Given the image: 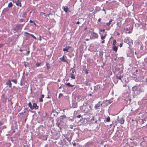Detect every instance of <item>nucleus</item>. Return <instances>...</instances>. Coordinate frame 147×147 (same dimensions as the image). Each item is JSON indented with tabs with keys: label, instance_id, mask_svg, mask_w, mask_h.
<instances>
[{
	"label": "nucleus",
	"instance_id": "nucleus-18",
	"mask_svg": "<svg viewBox=\"0 0 147 147\" xmlns=\"http://www.w3.org/2000/svg\"><path fill=\"white\" fill-rule=\"evenodd\" d=\"M46 65L47 66V68L48 69H49L50 68L51 66L50 64L48 63H46Z\"/></svg>",
	"mask_w": 147,
	"mask_h": 147
},
{
	"label": "nucleus",
	"instance_id": "nucleus-23",
	"mask_svg": "<svg viewBox=\"0 0 147 147\" xmlns=\"http://www.w3.org/2000/svg\"><path fill=\"white\" fill-rule=\"evenodd\" d=\"M116 78H117L121 80V82H122V80L121 79V76H116Z\"/></svg>",
	"mask_w": 147,
	"mask_h": 147
},
{
	"label": "nucleus",
	"instance_id": "nucleus-27",
	"mask_svg": "<svg viewBox=\"0 0 147 147\" xmlns=\"http://www.w3.org/2000/svg\"><path fill=\"white\" fill-rule=\"evenodd\" d=\"M11 81L15 84H17V80L16 79L12 80Z\"/></svg>",
	"mask_w": 147,
	"mask_h": 147
},
{
	"label": "nucleus",
	"instance_id": "nucleus-58",
	"mask_svg": "<svg viewBox=\"0 0 147 147\" xmlns=\"http://www.w3.org/2000/svg\"><path fill=\"white\" fill-rule=\"evenodd\" d=\"M94 119H94V117H93L92 118V120H94Z\"/></svg>",
	"mask_w": 147,
	"mask_h": 147
},
{
	"label": "nucleus",
	"instance_id": "nucleus-16",
	"mask_svg": "<svg viewBox=\"0 0 147 147\" xmlns=\"http://www.w3.org/2000/svg\"><path fill=\"white\" fill-rule=\"evenodd\" d=\"M65 85H66L67 86L70 87H72L74 86V85L71 84H70V83L69 82L67 83H66Z\"/></svg>",
	"mask_w": 147,
	"mask_h": 147
},
{
	"label": "nucleus",
	"instance_id": "nucleus-34",
	"mask_svg": "<svg viewBox=\"0 0 147 147\" xmlns=\"http://www.w3.org/2000/svg\"><path fill=\"white\" fill-rule=\"evenodd\" d=\"M30 23H34V24L35 26H36V24L34 22H33V21L32 20H30Z\"/></svg>",
	"mask_w": 147,
	"mask_h": 147
},
{
	"label": "nucleus",
	"instance_id": "nucleus-57",
	"mask_svg": "<svg viewBox=\"0 0 147 147\" xmlns=\"http://www.w3.org/2000/svg\"><path fill=\"white\" fill-rule=\"evenodd\" d=\"M29 53H30V51H28L27 52V54H28Z\"/></svg>",
	"mask_w": 147,
	"mask_h": 147
},
{
	"label": "nucleus",
	"instance_id": "nucleus-45",
	"mask_svg": "<svg viewBox=\"0 0 147 147\" xmlns=\"http://www.w3.org/2000/svg\"><path fill=\"white\" fill-rule=\"evenodd\" d=\"M105 31V29H103V30H100V31L101 32H103V31Z\"/></svg>",
	"mask_w": 147,
	"mask_h": 147
},
{
	"label": "nucleus",
	"instance_id": "nucleus-53",
	"mask_svg": "<svg viewBox=\"0 0 147 147\" xmlns=\"http://www.w3.org/2000/svg\"><path fill=\"white\" fill-rule=\"evenodd\" d=\"M2 124L3 123L1 122H0V126H1L2 125Z\"/></svg>",
	"mask_w": 147,
	"mask_h": 147
},
{
	"label": "nucleus",
	"instance_id": "nucleus-38",
	"mask_svg": "<svg viewBox=\"0 0 147 147\" xmlns=\"http://www.w3.org/2000/svg\"><path fill=\"white\" fill-rule=\"evenodd\" d=\"M123 43H121L120 44V45H119V46L120 47H121L122 46H123Z\"/></svg>",
	"mask_w": 147,
	"mask_h": 147
},
{
	"label": "nucleus",
	"instance_id": "nucleus-13",
	"mask_svg": "<svg viewBox=\"0 0 147 147\" xmlns=\"http://www.w3.org/2000/svg\"><path fill=\"white\" fill-rule=\"evenodd\" d=\"M78 101H79L82 99V98L81 96H77L75 98Z\"/></svg>",
	"mask_w": 147,
	"mask_h": 147
},
{
	"label": "nucleus",
	"instance_id": "nucleus-9",
	"mask_svg": "<svg viewBox=\"0 0 147 147\" xmlns=\"http://www.w3.org/2000/svg\"><path fill=\"white\" fill-rule=\"evenodd\" d=\"M100 102H99L96 105L94 106V108L96 109H99V108L102 106V104H100Z\"/></svg>",
	"mask_w": 147,
	"mask_h": 147
},
{
	"label": "nucleus",
	"instance_id": "nucleus-17",
	"mask_svg": "<svg viewBox=\"0 0 147 147\" xmlns=\"http://www.w3.org/2000/svg\"><path fill=\"white\" fill-rule=\"evenodd\" d=\"M115 69L116 71L118 72L120 70V69L118 67H116Z\"/></svg>",
	"mask_w": 147,
	"mask_h": 147
},
{
	"label": "nucleus",
	"instance_id": "nucleus-37",
	"mask_svg": "<svg viewBox=\"0 0 147 147\" xmlns=\"http://www.w3.org/2000/svg\"><path fill=\"white\" fill-rule=\"evenodd\" d=\"M63 95V94L61 93H60L59 94V97L61 96H62Z\"/></svg>",
	"mask_w": 147,
	"mask_h": 147
},
{
	"label": "nucleus",
	"instance_id": "nucleus-46",
	"mask_svg": "<svg viewBox=\"0 0 147 147\" xmlns=\"http://www.w3.org/2000/svg\"><path fill=\"white\" fill-rule=\"evenodd\" d=\"M101 18H99L98 20V22H100V21H101Z\"/></svg>",
	"mask_w": 147,
	"mask_h": 147
},
{
	"label": "nucleus",
	"instance_id": "nucleus-30",
	"mask_svg": "<svg viewBox=\"0 0 147 147\" xmlns=\"http://www.w3.org/2000/svg\"><path fill=\"white\" fill-rule=\"evenodd\" d=\"M24 21V19H20L19 21L20 22H22Z\"/></svg>",
	"mask_w": 147,
	"mask_h": 147
},
{
	"label": "nucleus",
	"instance_id": "nucleus-36",
	"mask_svg": "<svg viewBox=\"0 0 147 147\" xmlns=\"http://www.w3.org/2000/svg\"><path fill=\"white\" fill-rule=\"evenodd\" d=\"M88 71L87 70H86L85 71V74H88Z\"/></svg>",
	"mask_w": 147,
	"mask_h": 147
},
{
	"label": "nucleus",
	"instance_id": "nucleus-35",
	"mask_svg": "<svg viewBox=\"0 0 147 147\" xmlns=\"http://www.w3.org/2000/svg\"><path fill=\"white\" fill-rule=\"evenodd\" d=\"M70 128L71 129H73V125H70L69 126Z\"/></svg>",
	"mask_w": 147,
	"mask_h": 147
},
{
	"label": "nucleus",
	"instance_id": "nucleus-21",
	"mask_svg": "<svg viewBox=\"0 0 147 147\" xmlns=\"http://www.w3.org/2000/svg\"><path fill=\"white\" fill-rule=\"evenodd\" d=\"M24 65L26 67L28 65V63L26 62H24Z\"/></svg>",
	"mask_w": 147,
	"mask_h": 147
},
{
	"label": "nucleus",
	"instance_id": "nucleus-11",
	"mask_svg": "<svg viewBox=\"0 0 147 147\" xmlns=\"http://www.w3.org/2000/svg\"><path fill=\"white\" fill-rule=\"evenodd\" d=\"M144 92L142 88H140L137 91L136 93L137 95H139L140 93Z\"/></svg>",
	"mask_w": 147,
	"mask_h": 147
},
{
	"label": "nucleus",
	"instance_id": "nucleus-26",
	"mask_svg": "<svg viewBox=\"0 0 147 147\" xmlns=\"http://www.w3.org/2000/svg\"><path fill=\"white\" fill-rule=\"evenodd\" d=\"M105 38V36H103L102 35L101 36V38L102 40H103Z\"/></svg>",
	"mask_w": 147,
	"mask_h": 147
},
{
	"label": "nucleus",
	"instance_id": "nucleus-43",
	"mask_svg": "<svg viewBox=\"0 0 147 147\" xmlns=\"http://www.w3.org/2000/svg\"><path fill=\"white\" fill-rule=\"evenodd\" d=\"M73 145L74 146H75L76 145V144L75 143H73Z\"/></svg>",
	"mask_w": 147,
	"mask_h": 147
},
{
	"label": "nucleus",
	"instance_id": "nucleus-49",
	"mask_svg": "<svg viewBox=\"0 0 147 147\" xmlns=\"http://www.w3.org/2000/svg\"><path fill=\"white\" fill-rule=\"evenodd\" d=\"M25 34H28L29 35V34H30V33H28L27 32H25Z\"/></svg>",
	"mask_w": 147,
	"mask_h": 147
},
{
	"label": "nucleus",
	"instance_id": "nucleus-62",
	"mask_svg": "<svg viewBox=\"0 0 147 147\" xmlns=\"http://www.w3.org/2000/svg\"><path fill=\"white\" fill-rule=\"evenodd\" d=\"M62 116L63 117H66V116L65 115H63Z\"/></svg>",
	"mask_w": 147,
	"mask_h": 147
},
{
	"label": "nucleus",
	"instance_id": "nucleus-64",
	"mask_svg": "<svg viewBox=\"0 0 147 147\" xmlns=\"http://www.w3.org/2000/svg\"><path fill=\"white\" fill-rule=\"evenodd\" d=\"M141 120H142V121L145 120L144 119H142Z\"/></svg>",
	"mask_w": 147,
	"mask_h": 147
},
{
	"label": "nucleus",
	"instance_id": "nucleus-24",
	"mask_svg": "<svg viewBox=\"0 0 147 147\" xmlns=\"http://www.w3.org/2000/svg\"><path fill=\"white\" fill-rule=\"evenodd\" d=\"M28 106L30 107V108L31 109L32 107V104L31 102H29L28 103Z\"/></svg>",
	"mask_w": 147,
	"mask_h": 147
},
{
	"label": "nucleus",
	"instance_id": "nucleus-22",
	"mask_svg": "<svg viewBox=\"0 0 147 147\" xmlns=\"http://www.w3.org/2000/svg\"><path fill=\"white\" fill-rule=\"evenodd\" d=\"M116 43V41L115 40H113V44L114 45H115Z\"/></svg>",
	"mask_w": 147,
	"mask_h": 147
},
{
	"label": "nucleus",
	"instance_id": "nucleus-33",
	"mask_svg": "<svg viewBox=\"0 0 147 147\" xmlns=\"http://www.w3.org/2000/svg\"><path fill=\"white\" fill-rule=\"evenodd\" d=\"M111 24V23L109 22L106 23V25H107V26H109Z\"/></svg>",
	"mask_w": 147,
	"mask_h": 147
},
{
	"label": "nucleus",
	"instance_id": "nucleus-41",
	"mask_svg": "<svg viewBox=\"0 0 147 147\" xmlns=\"http://www.w3.org/2000/svg\"><path fill=\"white\" fill-rule=\"evenodd\" d=\"M81 117V115H78L77 116V117L78 118H80V117Z\"/></svg>",
	"mask_w": 147,
	"mask_h": 147
},
{
	"label": "nucleus",
	"instance_id": "nucleus-39",
	"mask_svg": "<svg viewBox=\"0 0 147 147\" xmlns=\"http://www.w3.org/2000/svg\"><path fill=\"white\" fill-rule=\"evenodd\" d=\"M102 10L105 11V14H106V10L104 9V8H103V9H102Z\"/></svg>",
	"mask_w": 147,
	"mask_h": 147
},
{
	"label": "nucleus",
	"instance_id": "nucleus-3",
	"mask_svg": "<svg viewBox=\"0 0 147 147\" xmlns=\"http://www.w3.org/2000/svg\"><path fill=\"white\" fill-rule=\"evenodd\" d=\"M63 51H67V52H71L73 50V48L71 47L70 46H67L65 48H63Z\"/></svg>",
	"mask_w": 147,
	"mask_h": 147
},
{
	"label": "nucleus",
	"instance_id": "nucleus-14",
	"mask_svg": "<svg viewBox=\"0 0 147 147\" xmlns=\"http://www.w3.org/2000/svg\"><path fill=\"white\" fill-rule=\"evenodd\" d=\"M63 9L64 11H65V12H67L68 9V7L67 6L63 7Z\"/></svg>",
	"mask_w": 147,
	"mask_h": 147
},
{
	"label": "nucleus",
	"instance_id": "nucleus-48",
	"mask_svg": "<svg viewBox=\"0 0 147 147\" xmlns=\"http://www.w3.org/2000/svg\"><path fill=\"white\" fill-rule=\"evenodd\" d=\"M3 46V45L2 44H0V48Z\"/></svg>",
	"mask_w": 147,
	"mask_h": 147
},
{
	"label": "nucleus",
	"instance_id": "nucleus-44",
	"mask_svg": "<svg viewBox=\"0 0 147 147\" xmlns=\"http://www.w3.org/2000/svg\"><path fill=\"white\" fill-rule=\"evenodd\" d=\"M44 94H42L41 96V97L43 98L44 97Z\"/></svg>",
	"mask_w": 147,
	"mask_h": 147
},
{
	"label": "nucleus",
	"instance_id": "nucleus-2",
	"mask_svg": "<svg viewBox=\"0 0 147 147\" xmlns=\"http://www.w3.org/2000/svg\"><path fill=\"white\" fill-rule=\"evenodd\" d=\"M98 34L94 32H93L90 36V39H95L98 38Z\"/></svg>",
	"mask_w": 147,
	"mask_h": 147
},
{
	"label": "nucleus",
	"instance_id": "nucleus-15",
	"mask_svg": "<svg viewBox=\"0 0 147 147\" xmlns=\"http://www.w3.org/2000/svg\"><path fill=\"white\" fill-rule=\"evenodd\" d=\"M117 47L115 46V45H114L112 49L113 50L115 51V52H117Z\"/></svg>",
	"mask_w": 147,
	"mask_h": 147
},
{
	"label": "nucleus",
	"instance_id": "nucleus-32",
	"mask_svg": "<svg viewBox=\"0 0 147 147\" xmlns=\"http://www.w3.org/2000/svg\"><path fill=\"white\" fill-rule=\"evenodd\" d=\"M135 87H136V86H134V87H133L132 88V90L133 91H134L136 90V88H135Z\"/></svg>",
	"mask_w": 147,
	"mask_h": 147
},
{
	"label": "nucleus",
	"instance_id": "nucleus-1",
	"mask_svg": "<svg viewBox=\"0 0 147 147\" xmlns=\"http://www.w3.org/2000/svg\"><path fill=\"white\" fill-rule=\"evenodd\" d=\"M24 24H18L16 25L14 28L13 30L18 32L19 30H21Z\"/></svg>",
	"mask_w": 147,
	"mask_h": 147
},
{
	"label": "nucleus",
	"instance_id": "nucleus-42",
	"mask_svg": "<svg viewBox=\"0 0 147 147\" xmlns=\"http://www.w3.org/2000/svg\"><path fill=\"white\" fill-rule=\"evenodd\" d=\"M136 73L135 71H134L133 74L134 76H136Z\"/></svg>",
	"mask_w": 147,
	"mask_h": 147
},
{
	"label": "nucleus",
	"instance_id": "nucleus-55",
	"mask_svg": "<svg viewBox=\"0 0 147 147\" xmlns=\"http://www.w3.org/2000/svg\"><path fill=\"white\" fill-rule=\"evenodd\" d=\"M102 43H105V40H103L102 42Z\"/></svg>",
	"mask_w": 147,
	"mask_h": 147
},
{
	"label": "nucleus",
	"instance_id": "nucleus-4",
	"mask_svg": "<svg viewBox=\"0 0 147 147\" xmlns=\"http://www.w3.org/2000/svg\"><path fill=\"white\" fill-rule=\"evenodd\" d=\"M12 1L13 3H15L17 5L20 7L22 6L21 0H12Z\"/></svg>",
	"mask_w": 147,
	"mask_h": 147
},
{
	"label": "nucleus",
	"instance_id": "nucleus-51",
	"mask_svg": "<svg viewBox=\"0 0 147 147\" xmlns=\"http://www.w3.org/2000/svg\"><path fill=\"white\" fill-rule=\"evenodd\" d=\"M113 21V20L112 19L110 20L109 21V22H110V23H111Z\"/></svg>",
	"mask_w": 147,
	"mask_h": 147
},
{
	"label": "nucleus",
	"instance_id": "nucleus-12",
	"mask_svg": "<svg viewBox=\"0 0 147 147\" xmlns=\"http://www.w3.org/2000/svg\"><path fill=\"white\" fill-rule=\"evenodd\" d=\"M6 84L9 85V87L11 86L12 84L10 80H8L6 83Z\"/></svg>",
	"mask_w": 147,
	"mask_h": 147
},
{
	"label": "nucleus",
	"instance_id": "nucleus-56",
	"mask_svg": "<svg viewBox=\"0 0 147 147\" xmlns=\"http://www.w3.org/2000/svg\"><path fill=\"white\" fill-rule=\"evenodd\" d=\"M138 71V70H136L135 71V72H136V73H137V72Z\"/></svg>",
	"mask_w": 147,
	"mask_h": 147
},
{
	"label": "nucleus",
	"instance_id": "nucleus-63",
	"mask_svg": "<svg viewBox=\"0 0 147 147\" xmlns=\"http://www.w3.org/2000/svg\"><path fill=\"white\" fill-rule=\"evenodd\" d=\"M47 98H50L49 96H48L47 97Z\"/></svg>",
	"mask_w": 147,
	"mask_h": 147
},
{
	"label": "nucleus",
	"instance_id": "nucleus-59",
	"mask_svg": "<svg viewBox=\"0 0 147 147\" xmlns=\"http://www.w3.org/2000/svg\"><path fill=\"white\" fill-rule=\"evenodd\" d=\"M86 41H88L89 40V39H88V38H87V39H86V40H85Z\"/></svg>",
	"mask_w": 147,
	"mask_h": 147
},
{
	"label": "nucleus",
	"instance_id": "nucleus-6",
	"mask_svg": "<svg viewBox=\"0 0 147 147\" xmlns=\"http://www.w3.org/2000/svg\"><path fill=\"white\" fill-rule=\"evenodd\" d=\"M76 72L75 69H74L72 70V72L70 75V77L73 79L75 78V77L74 76V75L76 74Z\"/></svg>",
	"mask_w": 147,
	"mask_h": 147
},
{
	"label": "nucleus",
	"instance_id": "nucleus-47",
	"mask_svg": "<svg viewBox=\"0 0 147 147\" xmlns=\"http://www.w3.org/2000/svg\"><path fill=\"white\" fill-rule=\"evenodd\" d=\"M98 121H101V119H100V118H99L98 119Z\"/></svg>",
	"mask_w": 147,
	"mask_h": 147
},
{
	"label": "nucleus",
	"instance_id": "nucleus-40",
	"mask_svg": "<svg viewBox=\"0 0 147 147\" xmlns=\"http://www.w3.org/2000/svg\"><path fill=\"white\" fill-rule=\"evenodd\" d=\"M40 65V64L37 63H36V65L38 67Z\"/></svg>",
	"mask_w": 147,
	"mask_h": 147
},
{
	"label": "nucleus",
	"instance_id": "nucleus-25",
	"mask_svg": "<svg viewBox=\"0 0 147 147\" xmlns=\"http://www.w3.org/2000/svg\"><path fill=\"white\" fill-rule=\"evenodd\" d=\"M110 118L109 116H108L107 118L106 121H107V122H109V121H110Z\"/></svg>",
	"mask_w": 147,
	"mask_h": 147
},
{
	"label": "nucleus",
	"instance_id": "nucleus-28",
	"mask_svg": "<svg viewBox=\"0 0 147 147\" xmlns=\"http://www.w3.org/2000/svg\"><path fill=\"white\" fill-rule=\"evenodd\" d=\"M29 35H30L31 36H32L34 39H36V38L33 35L31 34H29Z\"/></svg>",
	"mask_w": 147,
	"mask_h": 147
},
{
	"label": "nucleus",
	"instance_id": "nucleus-20",
	"mask_svg": "<svg viewBox=\"0 0 147 147\" xmlns=\"http://www.w3.org/2000/svg\"><path fill=\"white\" fill-rule=\"evenodd\" d=\"M13 6V4L11 2L9 3L8 5V7H11Z\"/></svg>",
	"mask_w": 147,
	"mask_h": 147
},
{
	"label": "nucleus",
	"instance_id": "nucleus-8",
	"mask_svg": "<svg viewBox=\"0 0 147 147\" xmlns=\"http://www.w3.org/2000/svg\"><path fill=\"white\" fill-rule=\"evenodd\" d=\"M67 57L66 56H63L62 57L60 58V59L61 61L64 62H66L67 63H68V62L67 60Z\"/></svg>",
	"mask_w": 147,
	"mask_h": 147
},
{
	"label": "nucleus",
	"instance_id": "nucleus-54",
	"mask_svg": "<svg viewBox=\"0 0 147 147\" xmlns=\"http://www.w3.org/2000/svg\"><path fill=\"white\" fill-rule=\"evenodd\" d=\"M89 107L90 108V109H91V110H92V107H91V105H89Z\"/></svg>",
	"mask_w": 147,
	"mask_h": 147
},
{
	"label": "nucleus",
	"instance_id": "nucleus-19",
	"mask_svg": "<svg viewBox=\"0 0 147 147\" xmlns=\"http://www.w3.org/2000/svg\"><path fill=\"white\" fill-rule=\"evenodd\" d=\"M103 53L102 52H100L99 53V56L100 57V58H102Z\"/></svg>",
	"mask_w": 147,
	"mask_h": 147
},
{
	"label": "nucleus",
	"instance_id": "nucleus-29",
	"mask_svg": "<svg viewBox=\"0 0 147 147\" xmlns=\"http://www.w3.org/2000/svg\"><path fill=\"white\" fill-rule=\"evenodd\" d=\"M125 30L126 31V32L127 33H129V30L128 28H125Z\"/></svg>",
	"mask_w": 147,
	"mask_h": 147
},
{
	"label": "nucleus",
	"instance_id": "nucleus-31",
	"mask_svg": "<svg viewBox=\"0 0 147 147\" xmlns=\"http://www.w3.org/2000/svg\"><path fill=\"white\" fill-rule=\"evenodd\" d=\"M39 101L40 102H42V101H43L42 98L41 97L40 98V99H39Z\"/></svg>",
	"mask_w": 147,
	"mask_h": 147
},
{
	"label": "nucleus",
	"instance_id": "nucleus-50",
	"mask_svg": "<svg viewBox=\"0 0 147 147\" xmlns=\"http://www.w3.org/2000/svg\"><path fill=\"white\" fill-rule=\"evenodd\" d=\"M25 34H28L29 35V34H30V33H28L27 32H25Z\"/></svg>",
	"mask_w": 147,
	"mask_h": 147
},
{
	"label": "nucleus",
	"instance_id": "nucleus-61",
	"mask_svg": "<svg viewBox=\"0 0 147 147\" xmlns=\"http://www.w3.org/2000/svg\"><path fill=\"white\" fill-rule=\"evenodd\" d=\"M66 139L68 141H70V140H68V138H66Z\"/></svg>",
	"mask_w": 147,
	"mask_h": 147
},
{
	"label": "nucleus",
	"instance_id": "nucleus-10",
	"mask_svg": "<svg viewBox=\"0 0 147 147\" xmlns=\"http://www.w3.org/2000/svg\"><path fill=\"white\" fill-rule=\"evenodd\" d=\"M38 106L36 104V103H34L33 104V106H32L31 109L32 110L34 109H38Z\"/></svg>",
	"mask_w": 147,
	"mask_h": 147
},
{
	"label": "nucleus",
	"instance_id": "nucleus-52",
	"mask_svg": "<svg viewBox=\"0 0 147 147\" xmlns=\"http://www.w3.org/2000/svg\"><path fill=\"white\" fill-rule=\"evenodd\" d=\"M80 23V22L79 21H78V22H77L76 23V24H79Z\"/></svg>",
	"mask_w": 147,
	"mask_h": 147
},
{
	"label": "nucleus",
	"instance_id": "nucleus-60",
	"mask_svg": "<svg viewBox=\"0 0 147 147\" xmlns=\"http://www.w3.org/2000/svg\"><path fill=\"white\" fill-rule=\"evenodd\" d=\"M97 121H98V120H96V121H95V123H96V124H97Z\"/></svg>",
	"mask_w": 147,
	"mask_h": 147
},
{
	"label": "nucleus",
	"instance_id": "nucleus-5",
	"mask_svg": "<svg viewBox=\"0 0 147 147\" xmlns=\"http://www.w3.org/2000/svg\"><path fill=\"white\" fill-rule=\"evenodd\" d=\"M117 121L119 123H120L121 124H123L124 123V120L123 118L121 117L119 118V117H118Z\"/></svg>",
	"mask_w": 147,
	"mask_h": 147
},
{
	"label": "nucleus",
	"instance_id": "nucleus-7",
	"mask_svg": "<svg viewBox=\"0 0 147 147\" xmlns=\"http://www.w3.org/2000/svg\"><path fill=\"white\" fill-rule=\"evenodd\" d=\"M86 103H85V104H84L83 106H81L80 107V109L82 111H86Z\"/></svg>",
	"mask_w": 147,
	"mask_h": 147
}]
</instances>
